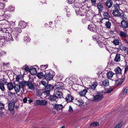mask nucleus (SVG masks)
<instances>
[{"instance_id":"nucleus-1","label":"nucleus","mask_w":128,"mask_h":128,"mask_svg":"<svg viewBox=\"0 0 128 128\" xmlns=\"http://www.w3.org/2000/svg\"><path fill=\"white\" fill-rule=\"evenodd\" d=\"M44 79L47 81H49L52 80L55 75L54 72L51 70H45Z\"/></svg>"},{"instance_id":"nucleus-2","label":"nucleus","mask_w":128,"mask_h":128,"mask_svg":"<svg viewBox=\"0 0 128 128\" xmlns=\"http://www.w3.org/2000/svg\"><path fill=\"white\" fill-rule=\"evenodd\" d=\"M12 33L14 37L16 38L17 40H18V34L22 32V29L20 28L15 27L12 28Z\"/></svg>"},{"instance_id":"nucleus-3","label":"nucleus","mask_w":128,"mask_h":128,"mask_svg":"<svg viewBox=\"0 0 128 128\" xmlns=\"http://www.w3.org/2000/svg\"><path fill=\"white\" fill-rule=\"evenodd\" d=\"M47 104V102L45 100H37L34 103V105L36 106L38 105L46 106Z\"/></svg>"},{"instance_id":"nucleus-4","label":"nucleus","mask_w":128,"mask_h":128,"mask_svg":"<svg viewBox=\"0 0 128 128\" xmlns=\"http://www.w3.org/2000/svg\"><path fill=\"white\" fill-rule=\"evenodd\" d=\"M104 98L102 94L100 93H98L97 94L94 96L93 98L94 101L98 102L102 100Z\"/></svg>"},{"instance_id":"nucleus-5","label":"nucleus","mask_w":128,"mask_h":128,"mask_svg":"<svg viewBox=\"0 0 128 128\" xmlns=\"http://www.w3.org/2000/svg\"><path fill=\"white\" fill-rule=\"evenodd\" d=\"M54 88V86L52 85L49 84L46 86L45 88V92L47 95H49L50 94V91L53 90Z\"/></svg>"},{"instance_id":"nucleus-6","label":"nucleus","mask_w":128,"mask_h":128,"mask_svg":"<svg viewBox=\"0 0 128 128\" xmlns=\"http://www.w3.org/2000/svg\"><path fill=\"white\" fill-rule=\"evenodd\" d=\"M54 94V95H55L58 98H61L63 97L61 91L58 90H55Z\"/></svg>"},{"instance_id":"nucleus-7","label":"nucleus","mask_w":128,"mask_h":128,"mask_svg":"<svg viewBox=\"0 0 128 128\" xmlns=\"http://www.w3.org/2000/svg\"><path fill=\"white\" fill-rule=\"evenodd\" d=\"M26 86L31 90H34V84L32 83V81H30L28 80L27 82Z\"/></svg>"},{"instance_id":"nucleus-8","label":"nucleus","mask_w":128,"mask_h":128,"mask_svg":"<svg viewBox=\"0 0 128 128\" xmlns=\"http://www.w3.org/2000/svg\"><path fill=\"white\" fill-rule=\"evenodd\" d=\"M4 38H6V40L8 41H10L11 40H13L14 39L12 38L11 34L9 33H7L6 34H4Z\"/></svg>"},{"instance_id":"nucleus-9","label":"nucleus","mask_w":128,"mask_h":128,"mask_svg":"<svg viewBox=\"0 0 128 128\" xmlns=\"http://www.w3.org/2000/svg\"><path fill=\"white\" fill-rule=\"evenodd\" d=\"M74 99V97L70 94H68L67 95V96L65 98L66 101L67 102H72Z\"/></svg>"},{"instance_id":"nucleus-10","label":"nucleus","mask_w":128,"mask_h":128,"mask_svg":"<svg viewBox=\"0 0 128 128\" xmlns=\"http://www.w3.org/2000/svg\"><path fill=\"white\" fill-rule=\"evenodd\" d=\"M64 84L62 82H58L56 85V88L59 90H62L63 88Z\"/></svg>"},{"instance_id":"nucleus-11","label":"nucleus","mask_w":128,"mask_h":128,"mask_svg":"<svg viewBox=\"0 0 128 128\" xmlns=\"http://www.w3.org/2000/svg\"><path fill=\"white\" fill-rule=\"evenodd\" d=\"M124 78L118 79L116 81V84L118 87H119L121 86L124 81Z\"/></svg>"},{"instance_id":"nucleus-12","label":"nucleus","mask_w":128,"mask_h":128,"mask_svg":"<svg viewBox=\"0 0 128 128\" xmlns=\"http://www.w3.org/2000/svg\"><path fill=\"white\" fill-rule=\"evenodd\" d=\"M78 12L80 16H84L86 13V10L82 7L80 8Z\"/></svg>"},{"instance_id":"nucleus-13","label":"nucleus","mask_w":128,"mask_h":128,"mask_svg":"<svg viewBox=\"0 0 128 128\" xmlns=\"http://www.w3.org/2000/svg\"><path fill=\"white\" fill-rule=\"evenodd\" d=\"M15 106L14 103L12 101H10L8 105V108L11 111L13 110Z\"/></svg>"},{"instance_id":"nucleus-14","label":"nucleus","mask_w":128,"mask_h":128,"mask_svg":"<svg viewBox=\"0 0 128 128\" xmlns=\"http://www.w3.org/2000/svg\"><path fill=\"white\" fill-rule=\"evenodd\" d=\"M97 7L98 9L99 13L100 14V12H102L104 9V8L102 3L99 2L98 3L97 5Z\"/></svg>"},{"instance_id":"nucleus-15","label":"nucleus","mask_w":128,"mask_h":128,"mask_svg":"<svg viewBox=\"0 0 128 128\" xmlns=\"http://www.w3.org/2000/svg\"><path fill=\"white\" fill-rule=\"evenodd\" d=\"M98 85L97 83L96 82H94L91 85L89 86V88H86L87 89H92V90H95L96 86Z\"/></svg>"},{"instance_id":"nucleus-16","label":"nucleus","mask_w":128,"mask_h":128,"mask_svg":"<svg viewBox=\"0 0 128 128\" xmlns=\"http://www.w3.org/2000/svg\"><path fill=\"white\" fill-rule=\"evenodd\" d=\"M103 15L104 19L106 20H108L110 18V16L108 12H104Z\"/></svg>"},{"instance_id":"nucleus-17","label":"nucleus","mask_w":128,"mask_h":128,"mask_svg":"<svg viewBox=\"0 0 128 128\" xmlns=\"http://www.w3.org/2000/svg\"><path fill=\"white\" fill-rule=\"evenodd\" d=\"M53 108L57 110H59L62 109L63 108V106L61 104H55L53 106Z\"/></svg>"},{"instance_id":"nucleus-18","label":"nucleus","mask_w":128,"mask_h":128,"mask_svg":"<svg viewBox=\"0 0 128 128\" xmlns=\"http://www.w3.org/2000/svg\"><path fill=\"white\" fill-rule=\"evenodd\" d=\"M19 26L22 28H25L27 25L26 22L24 21H21L19 23Z\"/></svg>"},{"instance_id":"nucleus-19","label":"nucleus","mask_w":128,"mask_h":128,"mask_svg":"<svg viewBox=\"0 0 128 128\" xmlns=\"http://www.w3.org/2000/svg\"><path fill=\"white\" fill-rule=\"evenodd\" d=\"M112 0H108L106 2V5L109 8H110L113 4Z\"/></svg>"},{"instance_id":"nucleus-20","label":"nucleus","mask_w":128,"mask_h":128,"mask_svg":"<svg viewBox=\"0 0 128 128\" xmlns=\"http://www.w3.org/2000/svg\"><path fill=\"white\" fill-rule=\"evenodd\" d=\"M112 14L114 16L119 17L120 16L121 13L120 12V11H117L114 10L112 12Z\"/></svg>"},{"instance_id":"nucleus-21","label":"nucleus","mask_w":128,"mask_h":128,"mask_svg":"<svg viewBox=\"0 0 128 128\" xmlns=\"http://www.w3.org/2000/svg\"><path fill=\"white\" fill-rule=\"evenodd\" d=\"M88 89H84L78 92L79 94L81 96H84L86 93L88 92Z\"/></svg>"},{"instance_id":"nucleus-22","label":"nucleus","mask_w":128,"mask_h":128,"mask_svg":"<svg viewBox=\"0 0 128 128\" xmlns=\"http://www.w3.org/2000/svg\"><path fill=\"white\" fill-rule=\"evenodd\" d=\"M102 84L104 86H109V81L108 79H106L102 82Z\"/></svg>"},{"instance_id":"nucleus-23","label":"nucleus","mask_w":128,"mask_h":128,"mask_svg":"<svg viewBox=\"0 0 128 128\" xmlns=\"http://www.w3.org/2000/svg\"><path fill=\"white\" fill-rule=\"evenodd\" d=\"M49 99L50 101L54 102L57 101L58 98L54 94L53 96H50Z\"/></svg>"},{"instance_id":"nucleus-24","label":"nucleus","mask_w":128,"mask_h":128,"mask_svg":"<svg viewBox=\"0 0 128 128\" xmlns=\"http://www.w3.org/2000/svg\"><path fill=\"white\" fill-rule=\"evenodd\" d=\"M106 74L107 78L108 79H110L112 77L113 75L114 74V73L110 71L108 72Z\"/></svg>"},{"instance_id":"nucleus-25","label":"nucleus","mask_w":128,"mask_h":128,"mask_svg":"<svg viewBox=\"0 0 128 128\" xmlns=\"http://www.w3.org/2000/svg\"><path fill=\"white\" fill-rule=\"evenodd\" d=\"M77 101V102H74V101H73V102L74 104L78 105L79 106L81 107V106L83 104V103L82 102L81 100H78L76 99Z\"/></svg>"},{"instance_id":"nucleus-26","label":"nucleus","mask_w":128,"mask_h":128,"mask_svg":"<svg viewBox=\"0 0 128 128\" xmlns=\"http://www.w3.org/2000/svg\"><path fill=\"white\" fill-rule=\"evenodd\" d=\"M128 22L125 21H123L121 23L120 26L124 28H126L127 27V24Z\"/></svg>"},{"instance_id":"nucleus-27","label":"nucleus","mask_w":128,"mask_h":128,"mask_svg":"<svg viewBox=\"0 0 128 128\" xmlns=\"http://www.w3.org/2000/svg\"><path fill=\"white\" fill-rule=\"evenodd\" d=\"M30 72L32 75H34L36 73V68L32 67L30 70Z\"/></svg>"},{"instance_id":"nucleus-28","label":"nucleus","mask_w":128,"mask_h":128,"mask_svg":"<svg viewBox=\"0 0 128 128\" xmlns=\"http://www.w3.org/2000/svg\"><path fill=\"white\" fill-rule=\"evenodd\" d=\"M45 76V74L42 73V72H40L38 73L37 74V76L40 79H42Z\"/></svg>"},{"instance_id":"nucleus-29","label":"nucleus","mask_w":128,"mask_h":128,"mask_svg":"<svg viewBox=\"0 0 128 128\" xmlns=\"http://www.w3.org/2000/svg\"><path fill=\"white\" fill-rule=\"evenodd\" d=\"M119 35L122 37L126 38L128 36V34L126 32L120 31L119 34Z\"/></svg>"},{"instance_id":"nucleus-30","label":"nucleus","mask_w":128,"mask_h":128,"mask_svg":"<svg viewBox=\"0 0 128 128\" xmlns=\"http://www.w3.org/2000/svg\"><path fill=\"white\" fill-rule=\"evenodd\" d=\"M8 88L10 91L12 90L14 88V86L12 84L11 82H8L7 84Z\"/></svg>"},{"instance_id":"nucleus-31","label":"nucleus","mask_w":128,"mask_h":128,"mask_svg":"<svg viewBox=\"0 0 128 128\" xmlns=\"http://www.w3.org/2000/svg\"><path fill=\"white\" fill-rule=\"evenodd\" d=\"M115 70L116 74H121L122 73V70L119 67H116L115 69Z\"/></svg>"},{"instance_id":"nucleus-32","label":"nucleus","mask_w":128,"mask_h":128,"mask_svg":"<svg viewBox=\"0 0 128 128\" xmlns=\"http://www.w3.org/2000/svg\"><path fill=\"white\" fill-rule=\"evenodd\" d=\"M120 54H116L114 58V61L116 62H118L120 60Z\"/></svg>"},{"instance_id":"nucleus-33","label":"nucleus","mask_w":128,"mask_h":128,"mask_svg":"<svg viewBox=\"0 0 128 128\" xmlns=\"http://www.w3.org/2000/svg\"><path fill=\"white\" fill-rule=\"evenodd\" d=\"M20 86L18 85H15L14 87V89L16 93L20 92Z\"/></svg>"},{"instance_id":"nucleus-34","label":"nucleus","mask_w":128,"mask_h":128,"mask_svg":"<svg viewBox=\"0 0 128 128\" xmlns=\"http://www.w3.org/2000/svg\"><path fill=\"white\" fill-rule=\"evenodd\" d=\"M4 84L2 82H0V89L2 91L4 92L5 90Z\"/></svg>"},{"instance_id":"nucleus-35","label":"nucleus","mask_w":128,"mask_h":128,"mask_svg":"<svg viewBox=\"0 0 128 128\" xmlns=\"http://www.w3.org/2000/svg\"><path fill=\"white\" fill-rule=\"evenodd\" d=\"M128 89L126 88H124L121 93V95L122 96L125 95L128 93Z\"/></svg>"},{"instance_id":"nucleus-36","label":"nucleus","mask_w":128,"mask_h":128,"mask_svg":"<svg viewBox=\"0 0 128 128\" xmlns=\"http://www.w3.org/2000/svg\"><path fill=\"white\" fill-rule=\"evenodd\" d=\"M111 25V23L109 20L106 22L105 24V26L108 28H110Z\"/></svg>"},{"instance_id":"nucleus-37","label":"nucleus","mask_w":128,"mask_h":128,"mask_svg":"<svg viewBox=\"0 0 128 128\" xmlns=\"http://www.w3.org/2000/svg\"><path fill=\"white\" fill-rule=\"evenodd\" d=\"M88 29L91 31H94L96 30V28L92 26V25H88Z\"/></svg>"},{"instance_id":"nucleus-38","label":"nucleus","mask_w":128,"mask_h":128,"mask_svg":"<svg viewBox=\"0 0 128 128\" xmlns=\"http://www.w3.org/2000/svg\"><path fill=\"white\" fill-rule=\"evenodd\" d=\"M112 43L115 46L119 45L120 41L117 39H115L113 41Z\"/></svg>"},{"instance_id":"nucleus-39","label":"nucleus","mask_w":128,"mask_h":128,"mask_svg":"<svg viewBox=\"0 0 128 128\" xmlns=\"http://www.w3.org/2000/svg\"><path fill=\"white\" fill-rule=\"evenodd\" d=\"M27 82L22 81V82H19V85H21L22 88H23L24 86H25L26 84H27Z\"/></svg>"},{"instance_id":"nucleus-40","label":"nucleus","mask_w":128,"mask_h":128,"mask_svg":"<svg viewBox=\"0 0 128 128\" xmlns=\"http://www.w3.org/2000/svg\"><path fill=\"white\" fill-rule=\"evenodd\" d=\"M114 10L116 11H120V8L119 4H116L115 5H114Z\"/></svg>"},{"instance_id":"nucleus-41","label":"nucleus","mask_w":128,"mask_h":128,"mask_svg":"<svg viewBox=\"0 0 128 128\" xmlns=\"http://www.w3.org/2000/svg\"><path fill=\"white\" fill-rule=\"evenodd\" d=\"M24 42L26 43L30 42V38L28 36H26L24 37Z\"/></svg>"},{"instance_id":"nucleus-42","label":"nucleus","mask_w":128,"mask_h":128,"mask_svg":"<svg viewBox=\"0 0 128 128\" xmlns=\"http://www.w3.org/2000/svg\"><path fill=\"white\" fill-rule=\"evenodd\" d=\"M22 69H24V70L26 72L30 71V69L29 67L27 65H25L23 66L22 67Z\"/></svg>"},{"instance_id":"nucleus-43","label":"nucleus","mask_w":128,"mask_h":128,"mask_svg":"<svg viewBox=\"0 0 128 128\" xmlns=\"http://www.w3.org/2000/svg\"><path fill=\"white\" fill-rule=\"evenodd\" d=\"M9 28H4L2 29V31L3 32L6 33V34L7 33H9Z\"/></svg>"},{"instance_id":"nucleus-44","label":"nucleus","mask_w":128,"mask_h":128,"mask_svg":"<svg viewBox=\"0 0 128 128\" xmlns=\"http://www.w3.org/2000/svg\"><path fill=\"white\" fill-rule=\"evenodd\" d=\"M48 67V65H42L40 66V68L41 70H44Z\"/></svg>"},{"instance_id":"nucleus-45","label":"nucleus","mask_w":128,"mask_h":128,"mask_svg":"<svg viewBox=\"0 0 128 128\" xmlns=\"http://www.w3.org/2000/svg\"><path fill=\"white\" fill-rule=\"evenodd\" d=\"M98 125V123L96 122H93L90 124V125L94 127Z\"/></svg>"},{"instance_id":"nucleus-46","label":"nucleus","mask_w":128,"mask_h":128,"mask_svg":"<svg viewBox=\"0 0 128 128\" xmlns=\"http://www.w3.org/2000/svg\"><path fill=\"white\" fill-rule=\"evenodd\" d=\"M22 78V76L20 75H18L17 76L16 78V81L18 82L19 80H21Z\"/></svg>"},{"instance_id":"nucleus-47","label":"nucleus","mask_w":128,"mask_h":128,"mask_svg":"<svg viewBox=\"0 0 128 128\" xmlns=\"http://www.w3.org/2000/svg\"><path fill=\"white\" fill-rule=\"evenodd\" d=\"M92 4L94 6H96V2L97 0H90Z\"/></svg>"},{"instance_id":"nucleus-48","label":"nucleus","mask_w":128,"mask_h":128,"mask_svg":"<svg viewBox=\"0 0 128 128\" xmlns=\"http://www.w3.org/2000/svg\"><path fill=\"white\" fill-rule=\"evenodd\" d=\"M120 49L121 50H124L126 52L127 54V55H128V48L125 47H123V48L122 49H121V48H120Z\"/></svg>"},{"instance_id":"nucleus-49","label":"nucleus","mask_w":128,"mask_h":128,"mask_svg":"<svg viewBox=\"0 0 128 128\" xmlns=\"http://www.w3.org/2000/svg\"><path fill=\"white\" fill-rule=\"evenodd\" d=\"M8 10L10 11H13L14 10V8L12 6H10L8 7Z\"/></svg>"},{"instance_id":"nucleus-50","label":"nucleus","mask_w":128,"mask_h":128,"mask_svg":"<svg viewBox=\"0 0 128 128\" xmlns=\"http://www.w3.org/2000/svg\"><path fill=\"white\" fill-rule=\"evenodd\" d=\"M4 104L0 101V110H2L4 109Z\"/></svg>"},{"instance_id":"nucleus-51","label":"nucleus","mask_w":128,"mask_h":128,"mask_svg":"<svg viewBox=\"0 0 128 128\" xmlns=\"http://www.w3.org/2000/svg\"><path fill=\"white\" fill-rule=\"evenodd\" d=\"M5 6L4 4L0 2V9H3Z\"/></svg>"},{"instance_id":"nucleus-52","label":"nucleus","mask_w":128,"mask_h":128,"mask_svg":"<svg viewBox=\"0 0 128 128\" xmlns=\"http://www.w3.org/2000/svg\"><path fill=\"white\" fill-rule=\"evenodd\" d=\"M6 54V52L4 51H1L0 52V57L3 56L5 54Z\"/></svg>"},{"instance_id":"nucleus-53","label":"nucleus","mask_w":128,"mask_h":128,"mask_svg":"<svg viewBox=\"0 0 128 128\" xmlns=\"http://www.w3.org/2000/svg\"><path fill=\"white\" fill-rule=\"evenodd\" d=\"M9 62H2V65L4 67H7L8 66L9 64Z\"/></svg>"},{"instance_id":"nucleus-54","label":"nucleus","mask_w":128,"mask_h":128,"mask_svg":"<svg viewBox=\"0 0 128 128\" xmlns=\"http://www.w3.org/2000/svg\"><path fill=\"white\" fill-rule=\"evenodd\" d=\"M28 98L27 97L24 98L23 100V101L24 103H26L28 101Z\"/></svg>"},{"instance_id":"nucleus-55","label":"nucleus","mask_w":128,"mask_h":128,"mask_svg":"<svg viewBox=\"0 0 128 128\" xmlns=\"http://www.w3.org/2000/svg\"><path fill=\"white\" fill-rule=\"evenodd\" d=\"M5 42V39L0 38V42L1 44H2Z\"/></svg>"},{"instance_id":"nucleus-56","label":"nucleus","mask_w":128,"mask_h":128,"mask_svg":"<svg viewBox=\"0 0 128 128\" xmlns=\"http://www.w3.org/2000/svg\"><path fill=\"white\" fill-rule=\"evenodd\" d=\"M116 126L117 127H118L119 128H120L122 127V124L121 123H119Z\"/></svg>"},{"instance_id":"nucleus-57","label":"nucleus","mask_w":128,"mask_h":128,"mask_svg":"<svg viewBox=\"0 0 128 128\" xmlns=\"http://www.w3.org/2000/svg\"><path fill=\"white\" fill-rule=\"evenodd\" d=\"M33 101V100H32L30 99L29 98H28V102H27L28 103H30L32 102Z\"/></svg>"},{"instance_id":"nucleus-58","label":"nucleus","mask_w":128,"mask_h":128,"mask_svg":"<svg viewBox=\"0 0 128 128\" xmlns=\"http://www.w3.org/2000/svg\"><path fill=\"white\" fill-rule=\"evenodd\" d=\"M113 90L112 88H109L107 90V92L109 93Z\"/></svg>"},{"instance_id":"nucleus-59","label":"nucleus","mask_w":128,"mask_h":128,"mask_svg":"<svg viewBox=\"0 0 128 128\" xmlns=\"http://www.w3.org/2000/svg\"><path fill=\"white\" fill-rule=\"evenodd\" d=\"M41 83L44 86L46 87V84L45 83V81H42L41 82Z\"/></svg>"},{"instance_id":"nucleus-60","label":"nucleus","mask_w":128,"mask_h":128,"mask_svg":"<svg viewBox=\"0 0 128 128\" xmlns=\"http://www.w3.org/2000/svg\"><path fill=\"white\" fill-rule=\"evenodd\" d=\"M99 45L101 47H103V46H104L105 45L102 42L99 43Z\"/></svg>"},{"instance_id":"nucleus-61","label":"nucleus","mask_w":128,"mask_h":128,"mask_svg":"<svg viewBox=\"0 0 128 128\" xmlns=\"http://www.w3.org/2000/svg\"><path fill=\"white\" fill-rule=\"evenodd\" d=\"M69 111L70 112H72L73 111L72 108L71 106H70L69 107Z\"/></svg>"},{"instance_id":"nucleus-62","label":"nucleus","mask_w":128,"mask_h":128,"mask_svg":"<svg viewBox=\"0 0 128 128\" xmlns=\"http://www.w3.org/2000/svg\"><path fill=\"white\" fill-rule=\"evenodd\" d=\"M73 2V0H68V2L69 4H72Z\"/></svg>"},{"instance_id":"nucleus-63","label":"nucleus","mask_w":128,"mask_h":128,"mask_svg":"<svg viewBox=\"0 0 128 128\" xmlns=\"http://www.w3.org/2000/svg\"><path fill=\"white\" fill-rule=\"evenodd\" d=\"M128 66H126L125 67L124 69V72H126L128 70Z\"/></svg>"},{"instance_id":"nucleus-64","label":"nucleus","mask_w":128,"mask_h":128,"mask_svg":"<svg viewBox=\"0 0 128 128\" xmlns=\"http://www.w3.org/2000/svg\"><path fill=\"white\" fill-rule=\"evenodd\" d=\"M110 33L111 34H113L114 33V31L112 30H111L110 32Z\"/></svg>"}]
</instances>
